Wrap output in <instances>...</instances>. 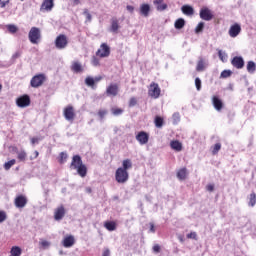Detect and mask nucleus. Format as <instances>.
<instances>
[{"mask_svg": "<svg viewBox=\"0 0 256 256\" xmlns=\"http://www.w3.org/2000/svg\"><path fill=\"white\" fill-rule=\"evenodd\" d=\"M28 39L33 45H37L41 40V30L37 27H32L29 31Z\"/></svg>", "mask_w": 256, "mask_h": 256, "instance_id": "obj_3", "label": "nucleus"}, {"mask_svg": "<svg viewBox=\"0 0 256 256\" xmlns=\"http://www.w3.org/2000/svg\"><path fill=\"white\" fill-rule=\"evenodd\" d=\"M14 205L15 207H17L18 209H23V207H25V205H27V196L21 194L18 195L15 200H14Z\"/></svg>", "mask_w": 256, "mask_h": 256, "instance_id": "obj_13", "label": "nucleus"}, {"mask_svg": "<svg viewBox=\"0 0 256 256\" xmlns=\"http://www.w3.org/2000/svg\"><path fill=\"white\" fill-rule=\"evenodd\" d=\"M218 57L222 63H227V54L221 50L218 51Z\"/></svg>", "mask_w": 256, "mask_h": 256, "instance_id": "obj_37", "label": "nucleus"}, {"mask_svg": "<svg viewBox=\"0 0 256 256\" xmlns=\"http://www.w3.org/2000/svg\"><path fill=\"white\" fill-rule=\"evenodd\" d=\"M133 168V162L131 161V159H125L122 161V167L121 169L124 171H129V169Z\"/></svg>", "mask_w": 256, "mask_h": 256, "instance_id": "obj_26", "label": "nucleus"}, {"mask_svg": "<svg viewBox=\"0 0 256 256\" xmlns=\"http://www.w3.org/2000/svg\"><path fill=\"white\" fill-rule=\"evenodd\" d=\"M127 11H130V13H133V11H135V7L131 6V5H128L126 7Z\"/></svg>", "mask_w": 256, "mask_h": 256, "instance_id": "obj_58", "label": "nucleus"}, {"mask_svg": "<svg viewBox=\"0 0 256 256\" xmlns=\"http://www.w3.org/2000/svg\"><path fill=\"white\" fill-rule=\"evenodd\" d=\"M15 163H17V160H15V159H12V160L6 162L4 164L5 171H9V169H11V167H13V165H15Z\"/></svg>", "mask_w": 256, "mask_h": 256, "instance_id": "obj_35", "label": "nucleus"}, {"mask_svg": "<svg viewBox=\"0 0 256 256\" xmlns=\"http://www.w3.org/2000/svg\"><path fill=\"white\" fill-rule=\"evenodd\" d=\"M206 189H207V191H209V192L211 193V192L215 191V185H213V184H208V185L206 186Z\"/></svg>", "mask_w": 256, "mask_h": 256, "instance_id": "obj_57", "label": "nucleus"}, {"mask_svg": "<svg viewBox=\"0 0 256 256\" xmlns=\"http://www.w3.org/2000/svg\"><path fill=\"white\" fill-rule=\"evenodd\" d=\"M54 6L53 0H44L41 5V11H51Z\"/></svg>", "mask_w": 256, "mask_h": 256, "instance_id": "obj_20", "label": "nucleus"}, {"mask_svg": "<svg viewBox=\"0 0 256 256\" xmlns=\"http://www.w3.org/2000/svg\"><path fill=\"white\" fill-rule=\"evenodd\" d=\"M10 0H0V7L1 9H4V7H7L9 5Z\"/></svg>", "mask_w": 256, "mask_h": 256, "instance_id": "obj_53", "label": "nucleus"}, {"mask_svg": "<svg viewBox=\"0 0 256 256\" xmlns=\"http://www.w3.org/2000/svg\"><path fill=\"white\" fill-rule=\"evenodd\" d=\"M92 65H94V67H99V65H100L99 58H97L96 56H94V57L92 58Z\"/></svg>", "mask_w": 256, "mask_h": 256, "instance_id": "obj_49", "label": "nucleus"}, {"mask_svg": "<svg viewBox=\"0 0 256 256\" xmlns=\"http://www.w3.org/2000/svg\"><path fill=\"white\" fill-rule=\"evenodd\" d=\"M83 15H85L86 21L91 22V20L93 19V17L91 16V13H89V9H84Z\"/></svg>", "mask_w": 256, "mask_h": 256, "instance_id": "obj_45", "label": "nucleus"}, {"mask_svg": "<svg viewBox=\"0 0 256 256\" xmlns=\"http://www.w3.org/2000/svg\"><path fill=\"white\" fill-rule=\"evenodd\" d=\"M7 221V212L0 210V223Z\"/></svg>", "mask_w": 256, "mask_h": 256, "instance_id": "obj_44", "label": "nucleus"}, {"mask_svg": "<svg viewBox=\"0 0 256 256\" xmlns=\"http://www.w3.org/2000/svg\"><path fill=\"white\" fill-rule=\"evenodd\" d=\"M165 123V120L161 116H156L154 119V125L157 127V129H161Z\"/></svg>", "mask_w": 256, "mask_h": 256, "instance_id": "obj_29", "label": "nucleus"}, {"mask_svg": "<svg viewBox=\"0 0 256 256\" xmlns=\"http://www.w3.org/2000/svg\"><path fill=\"white\" fill-rule=\"evenodd\" d=\"M16 105L17 107H20L21 109H25V107H29L31 105V97L29 95L24 94L16 99Z\"/></svg>", "mask_w": 256, "mask_h": 256, "instance_id": "obj_10", "label": "nucleus"}, {"mask_svg": "<svg viewBox=\"0 0 256 256\" xmlns=\"http://www.w3.org/2000/svg\"><path fill=\"white\" fill-rule=\"evenodd\" d=\"M111 112H112V114H114L117 117L119 115H122L123 109L122 108H112Z\"/></svg>", "mask_w": 256, "mask_h": 256, "instance_id": "obj_42", "label": "nucleus"}, {"mask_svg": "<svg viewBox=\"0 0 256 256\" xmlns=\"http://www.w3.org/2000/svg\"><path fill=\"white\" fill-rule=\"evenodd\" d=\"M17 155H18L17 157L20 161H25L27 159V152H25L24 150L18 152Z\"/></svg>", "mask_w": 256, "mask_h": 256, "instance_id": "obj_40", "label": "nucleus"}, {"mask_svg": "<svg viewBox=\"0 0 256 256\" xmlns=\"http://www.w3.org/2000/svg\"><path fill=\"white\" fill-rule=\"evenodd\" d=\"M101 79H103L102 76H98L94 79V83H99V81H101Z\"/></svg>", "mask_w": 256, "mask_h": 256, "instance_id": "obj_62", "label": "nucleus"}, {"mask_svg": "<svg viewBox=\"0 0 256 256\" xmlns=\"http://www.w3.org/2000/svg\"><path fill=\"white\" fill-rule=\"evenodd\" d=\"M65 217V206L61 205L54 211V219L55 221H61Z\"/></svg>", "mask_w": 256, "mask_h": 256, "instance_id": "obj_15", "label": "nucleus"}, {"mask_svg": "<svg viewBox=\"0 0 256 256\" xmlns=\"http://www.w3.org/2000/svg\"><path fill=\"white\" fill-rule=\"evenodd\" d=\"M152 249L154 253H161V246L159 244L154 245Z\"/></svg>", "mask_w": 256, "mask_h": 256, "instance_id": "obj_56", "label": "nucleus"}, {"mask_svg": "<svg viewBox=\"0 0 256 256\" xmlns=\"http://www.w3.org/2000/svg\"><path fill=\"white\" fill-rule=\"evenodd\" d=\"M172 119H173V121H175V123H177V121H179L181 119L179 112L174 113L172 116Z\"/></svg>", "mask_w": 256, "mask_h": 256, "instance_id": "obj_55", "label": "nucleus"}, {"mask_svg": "<svg viewBox=\"0 0 256 256\" xmlns=\"http://www.w3.org/2000/svg\"><path fill=\"white\" fill-rule=\"evenodd\" d=\"M181 11L184 15H187L188 17L195 15V9H193V7L190 5H183L181 7Z\"/></svg>", "mask_w": 256, "mask_h": 256, "instance_id": "obj_21", "label": "nucleus"}, {"mask_svg": "<svg viewBox=\"0 0 256 256\" xmlns=\"http://www.w3.org/2000/svg\"><path fill=\"white\" fill-rule=\"evenodd\" d=\"M255 204H256V194L255 192H252L249 196L248 205L249 207H255Z\"/></svg>", "mask_w": 256, "mask_h": 256, "instance_id": "obj_33", "label": "nucleus"}, {"mask_svg": "<svg viewBox=\"0 0 256 256\" xmlns=\"http://www.w3.org/2000/svg\"><path fill=\"white\" fill-rule=\"evenodd\" d=\"M40 245H41V247H43V249H47V247H49V245H51V243H49V241H47V240H42L40 242Z\"/></svg>", "mask_w": 256, "mask_h": 256, "instance_id": "obj_50", "label": "nucleus"}, {"mask_svg": "<svg viewBox=\"0 0 256 256\" xmlns=\"http://www.w3.org/2000/svg\"><path fill=\"white\" fill-rule=\"evenodd\" d=\"M119 29H121V25H119V20L117 18H112L110 25L111 33H119Z\"/></svg>", "mask_w": 256, "mask_h": 256, "instance_id": "obj_18", "label": "nucleus"}, {"mask_svg": "<svg viewBox=\"0 0 256 256\" xmlns=\"http://www.w3.org/2000/svg\"><path fill=\"white\" fill-rule=\"evenodd\" d=\"M148 95L152 97V99H159L161 97V88L159 84L152 82L148 88Z\"/></svg>", "mask_w": 256, "mask_h": 256, "instance_id": "obj_6", "label": "nucleus"}, {"mask_svg": "<svg viewBox=\"0 0 256 256\" xmlns=\"http://www.w3.org/2000/svg\"><path fill=\"white\" fill-rule=\"evenodd\" d=\"M31 143H32V145H35V143H39V139L38 138H31Z\"/></svg>", "mask_w": 256, "mask_h": 256, "instance_id": "obj_60", "label": "nucleus"}, {"mask_svg": "<svg viewBox=\"0 0 256 256\" xmlns=\"http://www.w3.org/2000/svg\"><path fill=\"white\" fill-rule=\"evenodd\" d=\"M187 239H194L195 241H197V232H190L189 234H187Z\"/></svg>", "mask_w": 256, "mask_h": 256, "instance_id": "obj_48", "label": "nucleus"}, {"mask_svg": "<svg viewBox=\"0 0 256 256\" xmlns=\"http://www.w3.org/2000/svg\"><path fill=\"white\" fill-rule=\"evenodd\" d=\"M111 252L109 251V249H105L102 256H110Z\"/></svg>", "mask_w": 256, "mask_h": 256, "instance_id": "obj_59", "label": "nucleus"}, {"mask_svg": "<svg viewBox=\"0 0 256 256\" xmlns=\"http://www.w3.org/2000/svg\"><path fill=\"white\" fill-rule=\"evenodd\" d=\"M70 169L77 171L78 175L82 178L87 177V166L83 164L80 155H74L70 164Z\"/></svg>", "mask_w": 256, "mask_h": 256, "instance_id": "obj_1", "label": "nucleus"}, {"mask_svg": "<svg viewBox=\"0 0 256 256\" xmlns=\"http://www.w3.org/2000/svg\"><path fill=\"white\" fill-rule=\"evenodd\" d=\"M115 180L117 183H127L129 181V172L121 167L118 168L115 172Z\"/></svg>", "mask_w": 256, "mask_h": 256, "instance_id": "obj_4", "label": "nucleus"}, {"mask_svg": "<svg viewBox=\"0 0 256 256\" xmlns=\"http://www.w3.org/2000/svg\"><path fill=\"white\" fill-rule=\"evenodd\" d=\"M196 71L201 72V71H205V60L200 59L197 63L196 66Z\"/></svg>", "mask_w": 256, "mask_h": 256, "instance_id": "obj_34", "label": "nucleus"}, {"mask_svg": "<svg viewBox=\"0 0 256 256\" xmlns=\"http://www.w3.org/2000/svg\"><path fill=\"white\" fill-rule=\"evenodd\" d=\"M219 151H221V143H216L212 147V155H217V153H219Z\"/></svg>", "mask_w": 256, "mask_h": 256, "instance_id": "obj_38", "label": "nucleus"}, {"mask_svg": "<svg viewBox=\"0 0 256 256\" xmlns=\"http://www.w3.org/2000/svg\"><path fill=\"white\" fill-rule=\"evenodd\" d=\"M212 104L216 111H221L223 109V101L217 96L212 97Z\"/></svg>", "mask_w": 256, "mask_h": 256, "instance_id": "obj_19", "label": "nucleus"}, {"mask_svg": "<svg viewBox=\"0 0 256 256\" xmlns=\"http://www.w3.org/2000/svg\"><path fill=\"white\" fill-rule=\"evenodd\" d=\"M203 29H205V22H200L195 28V33H201Z\"/></svg>", "mask_w": 256, "mask_h": 256, "instance_id": "obj_41", "label": "nucleus"}, {"mask_svg": "<svg viewBox=\"0 0 256 256\" xmlns=\"http://www.w3.org/2000/svg\"><path fill=\"white\" fill-rule=\"evenodd\" d=\"M200 15V19H202V21H213L215 15H213V11L211 9H209V7L207 6H203L200 9L199 12Z\"/></svg>", "mask_w": 256, "mask_h": 256, "instance_id": "obj_7", "label": "nucleus"}, {"mask_svg": "<svg viewBox=\"0 0 256 256\" xmlns=\"http://www.w3.org/2000/svg\"><path fill=\"white\" fill-rule=\"evenodd\" d=\"M71 71H73L74 73H83V66L81 65V63L75 61L71 65Z\"/></svg>", "mask_w": 256, "mask_h": 256, "instance_id": "obj_25", "label": "nucleus"}, {"mask_svg": "<svg viewBox=\"0 0 256 256\" xmlns=\"http://www.w3.org/2000/svg\"><path fill=\"white\" fill-rule=\"evenodd\" d=\"M45 81H47V76L45 74H36L31 78L30 86L33 87V89H39V87H42Z\"/></svg>", "mask_w": 256, "mask_h": 256, "instance_id": "obj_2", "label": "nucleus"}, {"mask_svg": "<svg viewBox=\"0 0 256 256\" xmlns=\"http://www.w3.org/2000/svg\"><path fill=\"white\" fill-rule=\"evenodd\" d=\"M106 95L108 97H117L119 95V84L111 83L106 88Z\"/></svg>", "mask_w": 256, "mask_h": 256, "instance_id": "obj_11", "label": "nucleus"}, {"mask_svg": "<svg viewBox=\"0 0 256 256\" xmlns=\"http://www.w3.org/2000/svg\"><path fill=\"white\" fill-rule=\"evenodd\" d=\"M231 65H233L235 69H243V67H245V61L243 57L236 56L231 60Z\"/></svg>", "mask_w": 256, "mask_h": 256, "instance_id": "obj_14", "label": "nucleus"}, {"mask_svg": "<svg viewBox=\"0 0 256 256\" xmlns=\"http://www.w3.org/2000/svg\"><path fill=\"white\" fill-rule=\"evenodd\" d=\"M220 77L222 79H227V77H231V71L230 70H223L220 74Z\"/></svg>", "mask_w": 256, "mask_h": 256, "instance_id": "obj_43", "label": "nucleus"}, {"mask_svg": "<svg viewBox=\"0 0 256 256\" xmlns=\"http://www.w3.org/2000/svg\"><path fill=\"white\" fill-rule=\"evenodd\" d=\"M85 191L86 193H93V189H91V187H86Z\"/></svg>", "mask_w": 256, "mask_h": 256, "instance_id": "obj_63", "label": "nucleus"}, {"mask_svg": "<svg viewBox=\"0 0 256 256\" xmlns=\"http://www.w3.org/2000/svg\"><path fill=\"white\" fill-rule=\"evenodd\" d=\"M7 29L10 33H17V26L10 24L7 26Z\"/></svg>", "mask_w": 256, "mask_h": 256, "instance_id": "obj_46", "label": "nucleus"}, {"mask_svg": "<svg viewBox=\"0 0 256 256\" xmlns=\"http://www.w3.org/2000/svg\"><path fill=\"white\" fill-rule=\"evenodd\" d=\"M58 161H59V163H60L61 165H63V163H65V161H67V153L61 152V153L59 154V159H58Z\"/></svg>", "mask_w": 256, "mask_h": 256, "instance_id": "obj_39", "label": "nucleus"}, {"mask_svg": "<svg viewBox=\"0 0 256 256\" xmlns=\"http://www.w3.org/2000/svg\"><path fill=\"white\" fill-rule=\"evenodd\" d=\"M189 175V172H187V168H181L177 171V179H179V181H185V179H187V176Z\"/></svg>", "mask_w": 256, "mask_h": 256, "instance_id": "obj_23", "label": "nucleus"}, {"mask_svg": "<svg viewBox=\"0 0 256 256\" xmlns=\"http://www.w3.org/2000/svg\"><path fill=\"white\" fill-rule=\"evenodd\" d=\"M149 13H151V6L149 4H142L140 6V15L142 17H149Z\"/></svg>", "mask_w": 256, "mask_h": 256, "instance_id": "obj_22", "label": "nucleus"}, {"mask_svg": "<svg viewBox=\"0 0 256 256\" xmlns=\"http://www.w3.org/2000/svg\"><path fill=\"white\" fill-rule=\"evenodd\" d=\"M247 71L248 73H255L256 71V64L253 61H249L247 63Z\"/></svg>", "mask_w": 256, "mask_h": 256, "instance_id": "obj_32", "label": "nucleus"}, {"mask_svg": "<svg viewBox=\"0 0 256 256\" xmlns=\"http://www.w3.org/2000/svg\"><path fill=\"white\" fill-rule=\"evenodd\" d=\"M74 5H79L81 3L80 0H73Z\"/></svg>", "mask_w": 256, "mask_h": 256, "instance_id": "obj_64", "label": "nucleus"}, {"mask_svg": "<svg viewBox=\"0 0 256 256\" xmlns=\"http://www.w3.org/2000/svg\"><path fill=\"white\" fill-rule=\"evenodd\" d=\"M136 141H138L140 145H147V143H149V133L145 131L138 132L136 135Z\"/></svg>", "mask_w": 256, "mask_h": 256, "instance_id": "obj_12", "label": "nucleus"}, {"mask_svg": "<svg viewBox=\"0 0 256 256\" xmlns=\"http://www.w3.org/2000/svg\"><path fill=\"white\" fill-rule=\"evenodd\" d=\"M175 29H183L185 27V19L178 18L174 23Z\"/></svg>", "mask_w": 256, "mask_h": 256, "instance_id": "obj_31", "label": "nucleus"}, {"mask_svg": "<svg viewBox=\"0 0 256 256\" xmlns=\"http://www.w3.org/2000/svg\"><path fill=\"white\" fill-rule=\"evenodd\" d=\"M128 105H129V107H135V105H137V98L131 97Z\"/></svg>", "mask_w": 256, "mask_h": 256, "instance_id": "obj_47", "label": "nucleus"}, {"mask_svg": "<svg viewBox=\"0 0 256 256\" xmlns=\"http://www.w3.org/2000/svg\"><path fill=\"white\" fill-rule=\"evenodd\" d=\"M105 115H107V110H99V111H98V116H99L101 119H104V118H105Z\"/></svg>", "mask_w": 256, "mask_h": 256, "instance_id": "obj_54", "label": "nucleus"}, {"mask_svg": "<svg viewBox=\"0 0 256 256\" xmlns=\"http://www.w3.org/2000/svg\"><path fill=\"white\" fill-rule=\"evenodd\" d=\"M104 227L107 229V231H115V229H117V223L113 221H106L104 223Z\"/></svg>", "mask_w": 256, "mask_h": 256, "instance_id": "obj_28", "label": "nucleus"}, {"mask_svg": "<svg viewBox=\"0 0 256 256\" xmlns=\"http://www.w3.org/2000/svg\"><path fill=\"white\" fill-rule=\"evenodd\" d=\"M62 245L66 247V249L73 247L75 245V237L73 235L66 236L62 241Z\"/></svg>", "mask_w": 256, "mask_h": 256, "instance_id": "obj_16", "label": "nucleus"}, {"mask_svg": "<svg viewBox=\"0 0 256 256\" xmlns=\"http://www.w3.org/2000/svg\"><path fill=\"white\" fill-rule=\"evenodd\" d=\"M195 85H196L197 91H201V79L196 78L195 79Z\"/></svg>", "mask_w": 256, "mask_h": 256, "instance_id": "obj_51", "label": "nucleus"}, {"mask_svg": "<svg viewBox=\"0 0 256 256\" xmlns=\"http://www.w3.org/2000/svg\"><path fill=\"white\" fill-rule=\"evenodd\" d=\"M69 45V40L65 34H60L55 39L56 49H65Z\"/></svg>", "mask_w": 256, "mask_h": 256, "instance_id": "obj_9", "label": "nucleus"}, {"mask_svg": "<svg viewBox=\"0 0 256 256\" xmlns=\"http://www.w3.org/2000/svg\"><path fill=\"white\" fill-rule=\"evenodd\" d=\"M150 231L151 233H155V225L153 223H150Z\"/></svg>", "mask_w": 256, "mask_h": 256, "instance_id": "obj_61", "label": "nucleus"}, {"mask_svg": "<svg viewBox=\"0 0 256 256\" xmlns=\"http://www.w3.org/2000/svg\"><path fill=\"white\" fill-rule=\"evenodd\" d=\"M22 52L21 51H17L12 55V60L16 61V59H19V57H21Z\"/></svg>", "mask_w": 256, "mask_h": 256, "instance_id": "obj_52", "label": "nucleus"}, {"mask_svg": "<svg viewBox=\"0 0 256 256\" xmlns=\"http://www.w3.org/2000/svg\"><path fill=\"white\" fill-rule=\"evenodd\" d=\"M63 116L66 121H70V123H73V121H75V117H77V114L75 113V108L72 105L66 106L63 110Z\"/></svg>", "mask_w": 256, "mask_h": 256, "instance_id": "obj_5", "label": "nucleus"}, {"mask_svg": "<svg viewBox=\"0 0 256 256\" xmlns=\"http://www.w3.org/2000/svg\"><path fill=\"white\" fill-rule=\"evenodd\" d=\"M111 55V48L107 43H102L100 48L96 51V57H100V59H104L105 57H109Z\"/></svg>", "mask_w": 256, "mask_h": 256, "instance_id": "obj_8", "label": "nucleus"}, {"mask_svg": "<svg viewBox=\"0 0 256 256\" xmlns=\"http://www.w3.org/2000/svg\"><path fill=\"white\" fill-rule=\"evenodd\" d=\"M154 5H156L157 11H165L167 9V4L163 3V0H154Z\"/></svg>", "mask_w": 256, "mask_h": 256, "instance_id": "obj_27", "label": "nucleus"}, {"mask_svg": "<svg viewBox=\"0 0 256 256\" xmlns=\"http://www.w3.org/2000/svg\"><path fill=\"white\" fill-rule=\"evenodd\" d=\"M170 147L171 149H173L174 151H183V144L181 142H179V140H173L170 142Z\"/></svg>", "mask_w": 256, "mask_h": 256, "instance_id": "obj_24", "label": "nucleus"}, {"mask_svg": "<svg viewBox=\"0 0 256 256\" xmlns=\"http://www.w3.org/2000/svg\"><path fill=\"white\" fill-rule=\"evenodd\" d=\"M85 84H86L88 87H95V79H93V77H91V76H88V77H86V79H85Z\"/></svg>", "mask_w": 256, "mask_h": 256, "instance_id": "obj_36", "label": "nucleus"}, {"mask_svg": "<svg viewBox=\"0 0 256 256\" xmlns=\"http://www.w3.org/2000/svg\"><path fill=\"white\" fill-rule=\"evenodd\" d=\"M21 253H23V250L19 246H13L10 250L11 256H21Z\"/></svg>", "mask_w": 256, "mask_h": 256, "instance_id": "obj_30", "label": "nucleus"}, {"mask_svg": "<svg viewBox=\"0 0 256 256\" xmlns=\"http://www.w3.org/2000/svg\"><path fill=\"white\" fill-rule=\"evenodd\" d=\"M229 35L232 37V38H235L239 35V33H241V25L239 24H233L230 29H229Z\"/></svg>", "mask_w": 256, "mask_h": 256, "instance_id": "obj_17", "label": "nucleus"}]
</instances>
